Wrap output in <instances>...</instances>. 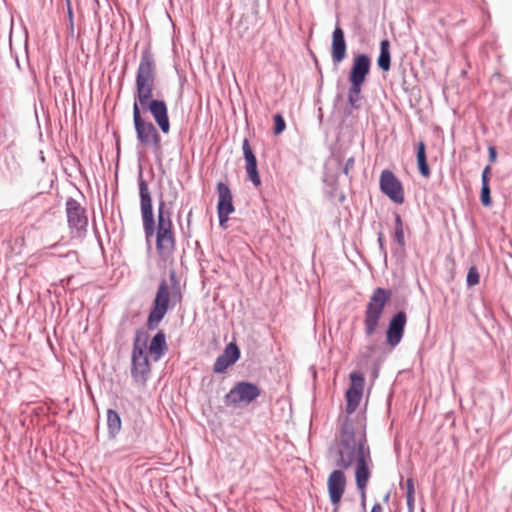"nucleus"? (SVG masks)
<instances>
[{
  "mask_svg": "<svg viewBox=\"0 0 512 512\" xmlns=\"http://www.w3.org/2000/svg\"><path fill=\"white\" fill-rule=\"evenodd\" d=\"M377 236H378L377 237V242H378V245H379L380 253L384 257V259H386L387 258V249H386V246H385V243H384L383 233L379 232L377 234Z\"/></svg>",
  "mask_w": 512,
  "mask_h": 512,
  "instance_id": "nucleus-31",
  "label": "nucleus"
},
{
  "mask_svg": "<svg viewBox=\"0 0 512 512\" xmlns=\"http://www.w3.org/2000/svg\"><path fill=\"white\" fill-rule=\"evenodd\" d=\"M380 190L396 204L404 202V190L402 183L390 170H383L380 175Z\"/></svg>",
  "mask_w": 512,
  "mask_h": 512,
  "instance_id": "nucleus-9",
  "label": "nucleus"
},
{
  "mask_svg": "<svg viewBox=\"0 0 512 512\" xmlns=\"http://www.w3.org/2000/svg\"><path fill=\"white\" fill-rule=\"evenodd\" d=\"M151 372L150 362L147 353H132L131 355V377L137 384L144 385Z\"/></svg>",
  "mask_w": 512,
  "mask_h": 512,
  "instance_id": "nucleus-12",
  "label": "nucleus"
},
{
  "mask_svg": "<svg viewBox=\"0 0 512 512\" xmlns=\"http://www.w3.org/2000/svg\"><path fill=\"white\" fill-rule=\"evenodd\" d=\"M166 335L159 330L151 339L148 350L154 361L160 360L167 351Z\"/></svg>",
  "mask_w": 512,
  "mask_h": 512,
  "instance_id": "nucleus-16",
  "label": "nucleus"
},
{
  "mask_svg": "<svg viewBox=\"0 0 512 512\" xmlns=\"http://www.w3.org/2000/svg\"><path fill=\"white\" fill-rule=\"evenodd\" d=\"M191 217H192V210H190L187 214V222L188 224H190V221H191Z\"/></svg>",
  "mask_w": 512,
  "mask_h": 512,
  "instance_id": "nucleus-38",
  "label": "nucleus"
},
{
  "mask_svg": "<svg viewBox=\"0 0 512 512\" xmlns=\"http://www.w3.org/2000/svg\"><path fill=\"white\" fill-rule=\"evenodd\" d=\"M490 171H491V168L490 166H486L482 172V175H481V184H489V181H490Z\"/></svg>",
  "mask_w": 512,
  "mask_h": 512,
  "instance_id": "nucleus-33",
  "label": "nucleus"
},
{
  "mask_svg": "<svg viewBox=\"0 0 512 512\" xmlns=\"http://www.w3.org/2000/svg\"><path fill=\"white\" fill-rule=\"evenodd\" d=\"M347 44L345 34L340 26H336L332 34L331 57L335 65L346 58Z\"/></svg>",
  "mask_w": 512,
  "mask_h": 512,
  "instance_id": "nucleus-14",
  "label": "nucleus"
},
{
  "mask_svg": "<svg viewBox=\"0 0 512 512\" xmlns=\"http://www.w3.org/2000/svg\"><path fill=\"white\" fill-rule=\"evenodd\" d=\"M416 160L419 173L424 178L430 177V168L427 162L426 147L424 142L420 141L417 144Z\"/></svg>",
  "mask_w": 512,
  "mask_h": 512,
  "instance_id": "nucleus-19",
  "label": "nucleus"
},
{
  "mask_svg": "<svg viewBox=\"0 0 512 512\" xmlns=\"http://www.w3.org/2000/svg\"><path fill=\"white\" fill-rule=\"evenodd\" d=\"M261 394L260 388L247 381L236 383L225 395V404L227 406H237L240 403L250 404Z\"/></svg>",
  "mask_w": 512,
  "mask_h": 512,
  "instance_id": "nucleus-8",
  "label": "nucleus"
},
{
  "mask_svg": "<svg viewBox=\"0 0 512 512\" xmlns=\"http://www.w3.org/2000/svg\"><path fill=\"white\" fill-rule=\"evenodd\" d=\"M334 512H337V508L334 509Z\"/></svg>",
  "mask_w": 512,
  "mask_h": 512,
  "instance_id": "nucleus-41",
  "label": "nucleus"
},
{
  "mask_svg": "<svg viewBox=\"0 0 512 512\" xmlns=\"http://www.w3.org/2000/svg\"><path fill=\"white\" fill-rule=\"evenodd\" d=\"M133 124L138 142L144 147L151 148L155 155H161V136L155 125L142 117L136 105H133Z\"/></svg>",
  "mask_w": 512,
  "mask_h": 512,
  "instance_id": "nucleus-6",
  "label": "nucleus"
},
{
  "mask_svg": "<svg viewBox=\"0 0 512 512\" xmlns=\"http://www.w3.org/2000/svg\"><path fill=\"white\" fill-rule=\"evenodd\" d=\"M240 356V349L235 343L231 342L227 344L223 353L216 358L213 365V372L217 374L224 373L228 367L239 360Z\"/></svg>",
  "mask_w": 512,
  "mask_h": 512,
  "instance_id": "nucleus-13",
  "label": "nucleus"
},
{
  "mask_svg": "<svg viewBox=\"0 0 512 512\" xmlns=\"http://www.w3.org/2000/svg\"><path fill=\"white\" fill-rule=\"evenodd\" d=\"M273 121H274L273 133L275 135L281 134L286 128V123H285L283 116L281 114L277 113L273 116Z\"/></svg>",
  "mask_w": 512,
  "mask_h": 512,
  "instance_id": "nucleus-27",
  "label": "nucleus"
},
{
  "mask_svg": "<svg viewBox=\"0 0 512 512\" xmlns=\"http://www.w3.org/2000/svg\"><path fill=\"white\" fill-rule=\"evenodd\" d=\"M246 173L249 180L253 183L254 186H259L261 184V179L258 173L257 164L255 165H246Z\"/></svg>",
  "mask_w": 512,
  "mask_h": 512,
  "instance_id": "nucleus-25",
  "label": "nucleus"
},
{
  "mask_svg": "<svg viewBox=\"0 0 512 512\" xmlns=\"http://www.w3.org/2000/svg\"><path fill=\"white\" fill-rule=\"evenodd\" d=\"M57 246H58V243H54V244H52L49 248H50V249H54V248H56Z\"/></svg>",
  "mask_w": 512,
  "mask_h": 512,
  "instance_id": "nucleus-40",
  "label": "nucleus"
},
{
  "mask_svg": "<svg viewBox=\"0 0 512 512\" xmlns=\"http://www.w3.org/2000/svg\"><path fill=\"white\" fill-rule=\"evenodd\" d=\"M354 164H355V160L353 157H349L346 162H345V165L343 167V173L346 175V176H349V171L352 170L354 168Z\"/></svg>",
  "mask_w": 512,
  "mask_h": 512,
  "instance_id": "nucleus-32",
  "label": "nucleus"
},
{
  "mask_svg": "<svg viewBox=\"0 0 512 512\" xmlns=\"http://www.w3.org/2000/svg\"><path fill=\"white\" fill-rule=\"evenodd\" d=\"M407 323V314L404 310L397 311L389 320L386 330V342L391 347H396L404 336Z\"/></svg>",
  "mask_w": 512,
  "mask_h": 512,
  "instance_id": "nucleus-10",
  "label": "nucleus"
},
{
  "mask_svg": "<svg viewBox=\"0 0 512 512\" xmlns=\"http://www.w3.org/2000/svg\"><path fill=\"white\" fill-rule=\"evenodd\" d=\"M480 199L483 206L488 207L491 205V190L489 184L481 185Z\"/></svg>",
  "mask_w": 512,
  "mask_h": 512,
  "instance_id": "nucleus-28",
  "label": "nucleus"
},
{
  "mask_svg": "<svg viewBox=\"0 0 512 512\" xmlns=\"http://www.w3.org/2000/svg\"><path fill=\"white\" fill-rule=\"evenodd\" d=\"M394 224H395L394 229H404V224H403L402 218H401L400 214H398V213H394Z\"/></svg>",
  "mask_w": 512,
  "mask_h": 512,
  "instance_id": "nucleus-34",
  "label": "nucleus"
},
{
  "mask_svg": "<svg viewBox=\"0 0 512 512\" xmlns=\"http://www.w3.org/2000/svg\"><path fill=\"white\" fill-rule=\"evenodd\" d=\"M170 280L172 282L171 290L165 279H162L159 283L156 296L153 300V306L146 322L148 330H155L158 327L169 309L170 301H172L173 306L181 301L182 295L180 286L174 272L171 273Z\"/></svg>",
  "mask_w": 512,
  "mask_h": 512,
  "instance_id": "nucleus-4",
  "label": "nucleus"
},
{
  "mask_svg": "<svg viewBox=\"0 0 512 512\" xmlns=\"http://www.w3.org/2000/svg\"><path fill=\"white\" fill-rule=\"evenodd\" d=\"M362 391L354 388H348L346 391V412L352 414L355 412L362 398Z\"/></svg>",
  "mask_w": 512,
  "mask_h": 512,
  "instance_id": "nucleus-21",
  "label": "nucleus"
},
{
  "mask_svg": "<svg viewBox=\"0 0 512 512\" xmlns=\"http://www.w3.org/2000/svg\"><path fill=\"white\" fill-rule=\"evenodd\" d=\"M157 67L150 46L141 52L140 62L136 72L133 105L139 111H149L155 123L163 134L170 132L168 107L163 99L153 98L156 87Z\"/></svg>",
  "mask_w": 512,
  "mask_h": 512,
  "instance_id": "nucleus-3",
  "label": "nucleus"
},
{
  "mask_svg": "<svg viewBox=\"0 0 512 512\" xmlns=\"http://www.w3.org/2000/svg\"><path fill=\"white\" fill-rule=\"evenodd\" d=\"M406 504L409 512L414 511V482L413 479L408 478L406 480Z\"/></svg>",
  "mask_w": 512,
  "mask_h": 512,
  "instance_id": "nucleus-23",
  "label": "nucleus"
},
{
  "mask_svg": "<svg viewBox=\"0 0 512 512\" xmlns=\"http://www.w3.org/2000/svg\"><path fill=\"white\" fill-rule=\"evenodd\" d=\"M339 468L332 471L328 477L327 487L330 501L338 505L345 492L346 477L343 470L354 464L356 487L360 492L362 502H365L366 487L371 477L373 465L371 450L367 440L366 419L361 415L355 418L346 417L342 422L338 438L330 448Z\"/></svg>",
  "mask_w": 512,
  "mask_h": 512,
  "instance_id": "nucleus-1",
  "label": "nucleus"
},
{
  "mask_svg": "<svg viewBox=\"0 0 512 512\" xmlns=\"http://www.w3.org/2000/svg\"><path fill=\"white\" fill-rule=\"evenodd\" d=\"M371 512H383V508L381 506L380 503H375L372 508H371Z\"/></svg>",
  "mask_w": 512,
  "mask_h": 512,
  "instance_id": "nucleus-37",
  "label": "nucleus"
},
{
  "mask_svg": "<svg viewBox=\"0 0 512 512\" xmlns=\"http://www.w3.org/2000/svg\"><path fill=\"white\" fill-rule=\"evenodd\" d=\"M361 92H362V85L359 84H350V87L348 89L347 93V100L352 109L358 110L361 107Z\"/></svg>",
  "mask_w": 512,
  "mask_h": 512,
  "instance_id": "nucleus-22",
  "label": "nucleus"
},
{
  "mask_svg": "<svg viewBox=\"0 0 512 512\" xmlns=\"http://www.w3.org/2000/svg\"><path fill=\"white\" fill-rule=\"evenodd\" d=\"M345 200V195L344 194H341L340 197H339V201L340 202H343Z\"/></svg>",
  "mask_w": 512,
  "mask_h": 512,
  "instance_id": "nucleus-39",
  "label": "nucleus"
},
{
  "mask_svg": "<svg viewBox=\"0 0 512 512\" xmlns=\"http://www.w3.org/2000/svg\"><path fill=\"white\" fill-rule=\"evenodd\" d=\"M242 150H243V156H244L246 165L257 164L256 156H255L254 152L252 151L247 138H245L242 143Z\"/></svg>",
  "mask_w": 512,
  "mask_h": 512,
  "instance_id": "nucleus-24",
  "label": "nucleus"
},
{
  "mask_svg": "<svg viewBox=\"0 0 512 512\" xmlns=\"http://www.w3.org/2000/svg\"><path fill=\"white\" fill-rule=\"evenodd\" d=\"M393 238L397 245L399 246V249L401 251H404L405 249V237H404V229H394Z\"/></svg>",
  "mask_w": 512,
  "mask_h": 512,
  "instance_id": "nucleus-30",
  "label": "nucleus"
},
{
  "mask_svg": "<svg viewBox=\"0 0 512 512\" xmlns=\"http://www.w3.org/2000/svg\"><path fill=\"white\" fill-rule=\"evenodd\" d=\"M122 420L119 413L114 409L107 411V430L109 438L114 439L120 433Z\"/></svg>",
  "mask_w": 512,
  "mask_h": 512,
  "instance_id": "nucleus-17",
  "label": "nucleus"
},
{
  "mask_svg": "<svg viewBox=\"0 0 512 512\" xmlns=\"http://www.w3.org/2000/svg\"><path fill=\"white\" fill-rule=\"evenodd\" d=\"M377 65L384 72L389 71L391 67L390 42L388 39H383L380 42V53L377 58Z\"/></svg>",
  "mask_w": 512,
  "mask_h": 512,
  "instance_id": "nucleus-18",
  "label": "nucleus"
},
{
  "mask_svg": "<svg viewBox=\"0 0 512 512\" xmlns=\"http://www.w3.org/2000/svg\"><path fill=\"white\" fill-rule=\"evenodd\" d=\"M351 386L349 388H354L356 390L363 392V387L365 383L364 376L359 372H353L350 374Z\"/></svg>",
  "mask_w": 512,
  "mask_h": 512,
  "instance_id": "nucleus-26",
  "label": "nucleus"
},
{
  "mask_svg": "<svg viewBox=\"0 0 512 512\" xmlns=\"http://www.w3.org/2000/svg\"><path fill=\"white\" fill-rule=\"evenodd\" d=\"M391 298V291L386 288L378 287L374 289L364 312V330L367 337L372 336L377 331L384 308Z\"/></svg>",
  "mask_w": 512,
  "mask_h": 512,
  "instance_id": "nucleus-5",
  "label": "nucleus"
},
{
  "mask_svg": "<svg viewBox=\"0 0 512 512\" xmlns=\"http://www.w3.org/2000/svg\"><path fill=\"white\" fill-rule=\"evenodd\" d=\"M66 215L72 237L83 238L87 232L88 218L84 208L74 198L66 201Z\"/></svg>",
  "mask_w": 512,
  "mask_h": 512,
  "instance_id": "nucleus-7",
  "label": "nucleus"
},
{
  "mask_svg": "<svg viewBox=\"0 0 512 512\" xmlns=\"http://www.w3.org/2000/svg\"><path fill=\"white\" fill-rule=\"evenodd\" d=\"M217 193V214H221V217L224 218L226 215L232 214L235 210L232 193L229 186L223 182L217 184Z\"/></svg>",
  "mask_w": 512,
  "mask_h": 512,
  "instance_id": "nucleus-15",
  "label": "nucleus"
},
{
  "mask_svg": "<svg viewBox=\"0 0 512 512\" xmlns=\"http://www.w3.org/2000/svg\"><path fill=\"white\" fill-rule=\"evenodd\" d=\"M149 334L146 330L138 329L133 340L132 353H146Z\"/></svg>",
  "mask_w": 512,
  "mask_h": 512,
  "instance_id": "nucleus-20",
  "label": "nucleus"
},
{
  "mask_svg": "<svg viewBox=\"0 0 512 512\" xmlns=\"http://www.w3.org/2000/svg\"><path fill=\"white\" fill-rule=\"evenodd\" d=\"M489 161L495 162L497 158L496 148L494 146H489L488 148Z\"/></svg>",
  "mask_w": 512,
  "mask_h": 512,
  "instance_id": "nucleus-35",
  "label": "nucleus"
},
{
  "mask_svg": "<svg viewBox=\"0 0 512 512\" xmlns=\"http://www.w3.org/2000/svg\"><path fill=\"white\" fill-rule=\"evenodd\" d=\"M218 219H219V225L222 227V228H226V223L228 222V219H229V215H226L224 218L221 217V214H218Z\"/></svg>",
  "mask_w": 512,
  "mask_h": 512,
  "instance_id": "nucleus-36",
  "label": "nucleus"
},
{
  "mask_svg": "<svg viewBox=\"0 0 512 512\" xmlns=\"http://www.w3.org/2000/svg\"><path fill=\"white\" fill-rule=\"evenodd\" d=\"M138 187L143 230L148 249L151 248V240L155 236L157 254L162 260L166 261L173 255L176 248L171 212L166 208V203L161 198L158 203L156 224L151 194L148 184L143 178L141 168L138 174Z\"/></svg>",
  "mask_w": 512,
  "mask_h": 512,
  "instance_id": "nucleus-2",
  "label": "nucleus"
},
{
  "mask_svg": "<svg viewBox=\"0 0 512 512\" xmlns=\"http://www.w3.org/2000/svg\"><path fill=\"white\" fill-rule=\"evenodd\" d=\"M371 60L367 54H357L353 58V63L348 75L350 84L362 85L365 83L370 73Z\"/></svg>",
  "mask_w": 512,
  "mask_h": 512,
  "instance_id": "nucleus-11",
  "label": "nucleus"
},
{
  "mask_svg": "<svg viewBox=\"0 0 512 512\" xmlns=\"http://www.w3.org/2000/svg\"><path fill=\"white\" fill-rule=\"evenodd\" d=\"M480 275L475 266H472L467 273L466 283L467 286L472 287L479 283Z\"/></svg>",
  "mask_w": 512,
  "mask_h": 512,
  "instance_id": "nucleus-29",
  "label": "nucleus"
}]
</instances>
